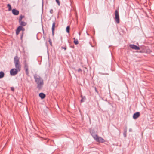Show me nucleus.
<instances>
[{"instance_id": "1", "label": "nucleus", "mask_w": 154, "mask_h": 154, "mask_svg": "<svg viewBox=\"0 0 154 154\" xmlns=\"http://www.w3.org/2000/svg\"><path fill=\"white\" fill-rule=\"evenodd\" d=\"M34 78L37 84V88L39 90L41 89L44 84L42 79L39 75L37 74H35L34 75Z\"/></svg>"}, {"instance_id": "3", "label": "nucleus", "mask_w": 154, "mask_h": 154, "mask_svg": "<svg viewBox=\"0 0 154 154\" xmlns=\"http://www.w3.org/2000/svg\"><path fill=\"white\" fill-rule=\"evenodd\" d=\"M91 135L94 139L97 142L103 143L105 141V140L103 138L101 137H99L94 133H91Z\"/></svg>"}, {"instance_id": "12", "label": "nucleus", "mask_w": 154, "mask_h": 154, "mask_svg": "<svg viewBox=\"0 0 154 154\" xmlns=\"http://www.w3.org/2000/svg\"><path fill=\"white\" fill-rule=\"evenodd\" d=\"M12 13L14 15H18L19 14V11H18L15 9H13L12 10Z\"/></svg>"}, {"instance_id": "32", "label": "nucleus", "mask_w": 154, "mask_h": 154, "mask_svg": "<svg viewBox=\"0 0 154 154\" xmlns=\"http://www.w3.org/2000/svg\"><path fill=\"white\" fill-rule=\"evenodd\" d=\"M71 47H72V48H74V46H71Z\"/></svg>"}, {"instance_id": "28", "label": "nucleus", "mask_w": 154, "mask_h": 154, "mask_svg": "<svg viewBox=\"0 0 154 154\" xmlns=\"http://www.w3.org/2000/svg\"><path fill=\"white\" fill-rule=\"evenodd\" d=\"M23 33L22 32V33L21 35V37H20L21 39H22V38H23Z\"/></svg>"}, {"instance_id": "25", "label": "nucleus", "mask_w": 154, "mask_h": 154, "mask_svg": "<svg viewBox=\"0 0 154 154\" xmlns=\"http://www.w3.org/2000/svg\"><path fill=\"white\" fill-rule=\"evenodd\" d=\"M11 90L13 91H14V88L13 87H11Z\"/></svg>"}, {"instance_id": "8", "label": "nucleus", "mask_w": 154, "mask_h": 154, "mask_svg": "<svg viewBox=\"0 0 154 154\" xmlns=\"http://www.w3.org/2000/svg\"><path fill=\"white\" fill-rule=\"evenodd\" d=\"M129 47L131 48L136 50H138L140 49L139 47L134 44H130L129 45Z\"/></svg>"}, {"instance_id": "21", "label": "nucleus", "mask_w": 154, "mask_h": 154, "mask_svg": "<svg viewBox=\"0 0 154 154\" xmlns=\"http://www.w3.org/2000/svg\"><path fill=\"white\" fill-rule=\"evenodd\" d=\"M56 1L59 6L60 5V2L59 0H56Z\"/></svg>"}, {"instance_id": "15", "label": "nucleus", "mask_w": 154, "mask_h": 154, "mask_svg": "<svg viewBox=\"0 0 154 154\" xmlns=\"http://www.w3.org/2000/svg\"><path fill=\"white\" fill-rule=\"evenodd\" d=\"M127 127L125 128V129L124 130V132L123 133V134L124 136V137H125L127 135Z\"/></svg>"}, {"instance_id": "9", "label": "nucleus", "mask_w": 154, "mask_h": 154, "mask_svg": "<svg viewBox=\"0 0 154 154\" xmlns=\"http://www.w3.org/2000/svg\"><path fill=\"white\" fill-rule=\"evenodd\" d=\"M56 27V23L55 22H53L52 27V35L53 36H54V30Z\"/></svg>"}, {"instance_id": "6", "label": "nucleus", "mask_w": 154, "mask_h": 154, "mask_svg": "<svg viewBox=\"0 0 154 154\" xmlns=\"http://www.w3.org/2000/svg\"><path fill=\"white\" fill-rule=\"evenodd\" d=\"M24 69L27 75L29 74V72L28 70V64L26 62V60H25L24 62Z\"/></svg>"}, {"instance_id": "11", "label": "nucleus", "mask_w": 154, "mask_h": 154, "mask_svg": "<svg viewBox=\"0 0 154 154\" xmlns=\"http://www.w3.org/2000/svg\"><path fill=\"white\" fill-rule=\"evenodd\" d=\"M140 115V114L139 112H137L134 113L133 115V118L134 119H136L138 118Z\"/></svg>"}, {"instance_id": "20", "label": "nucleus", "mask_w": 154, "mask_h": 154, "mask_svg": "<svg viewBox=\"0 0 154 154\" xmlns=\"http://www.w3.org/2000/svg\"><path fill=\"white\" fill-rule=\"evenodd\" d=\"M7 7L8 8V11H10L11 10V7L10 4H8L7 5Z\"/></svg>"}, {"instance_id": "18", "label": "nucleus", "mask_w": 154, "mask_h": 154, "mask_svg": "<svg viewBox=\"0 0 154 154\" xmlns=\"http://www.w3.org/2000/svg\"><path fill=\"white\" fill-rule=\"evenodd\" d=\"M66 31L68 33H69L70 30V26H68L66 28Z\"/></svg>"}, {"instance_id": "31", "label": "nucleus", "mask_w": 154, "mask_h": 154, "mask_svg": "<svg viewBox=\"0 0 154 154\" xmlns=\"http://www.w3.org/2000/svg\"><path fill=\"white\" fill-rule=\"evenodd\" d=\"M81 97H82V98L83 97V96L82 95H81Z\"/></svg>"}, {"instance_id": "17", "label": "nucleus", "mask_w": 154, "mask_h": 154, "mask_svg": "<svg viewBox=\"0 0 154 154\" xmlns=\"http://www.w3.org/2000/svg\"><path fill=\"white\" fill-rule=\"evenodd\" d=\"M73 39L74 40L73 42L75 45H77L79 44V42L77 39H75V38H73Z\"/></svg>"}, {"instance_id": "4", "label": "nucleus", "mask_w": 154, "mask_h": 154, "mask_svg": "<svg viewBox=\"0 0 154 154\" xmlns=\"http://www.w3.org/2000/svg\"><path fill=\"white\" fill-rule=\"evenodd\" d=\"M115 17L114 18L115 21L117 24H119L120 23V19L119 14V11L118 10H116L115 12Z\"/></svg>"}, {"instance_id": "14", "label": "nucleus", "mask_w": 154, "mask_h": 154, "mask_svg": "<svg viewBox=\"0 0 154 154\" xmlns=\"http://www.w3.org/2000/svg\"><path fill=\"white\" fill-rule=\"evenodd\" d=\"M39 96L42 99L44 98L45 97V95L43 93H40L39 94Z\"/></svg>"}, {"instance_id": "5", "label": "nucleus", "mask_w": 154, "mask_h": 154, "mask_svg": "<svg viewBox=\"0 0 154 154\" xmlns=\"http://www.w3.org/2000/svg\"><path fill=\"white\" fill-rule=\"evenodd\" d=\"M25 17L24 16L21 15L20 16L19 19V22L20 23V26H24L27 25V23L22 20L23 18Z\"/></svg>"}, {"instance_id": "23", "label": "nucleus", "mask_w": 154, "mask_h": 154, "mask_svg": "<svg viewBox=\"0 0 154 154\" xmlns=\"http://www.w3.org/2000/svg\"><path fill=\"white\" fill-rule=\"evenodd\" d=\"M49 43L51 46L52 45V43L51 40L50 39L49 40Z\"/></svg>"}, {"instance_id": "34", "label": "nucleus", "mask_w": 154, "mask_h": 154, "mask_svg": "<svg viewBox=\"0 0 154 154\" xmlns=\"http://www.w3.org/2000/svg\"><path fill=\"white\" fill-rule=\"evenodd\" d=\"M85 69H87V68L86 67H85Z\"/></svg>"}, {"instance_id": "2", "label": "nucleus", "mask_w": 154, "mask_h": 154, "mask_svg": "<svg viewBox=\"0 0 154 154\" xmlns=\"http://www.w3.org/2000/svg\"><path fill=\"white\" fill-rule=\"evenodd\" d=\"M14 61L15 68L20 71L21 66L20 62V58L16 56L14 57Z\"/></svg>"}, {"instance_id": "13", "label": "nucleus", "mask_w": 154, "mask_h": 154, "mask_svg": "<svg viewBox=\"0 0 154 154\" xmlns=\"http://www.w3.org/2000/svg\"><path fill=\"white\" fill-rule=\"evenodd\" d=\"M146 48V50H144L143 51H140V53H142V52H145V53H150L151 51L148 48H147L146 47L145 48Z\"/></svg>"}, {"instance_id": "7", "label": "nucleus", "mask_w": 154, "mask_h": 154, "mask_svg": "<svg viewBox=\"0 0 154 154\" xmlns=\"http://www.w3.org/2000/svg\"><path fill=\"white\" fill-rule=\"evenodd\" d=\"M20 71L18 69L16 68H13L10 71V73L11 75L14 76L17 74L18 72Z\"/></svg>"}, {"instance_id": "26", "label": "nucleus", "mask_w": 154, "mask_h": 154, "mask_svg": "<svg viewBox=\"0 0 154 154\" xmlns=\"http://www.w3.org/2000/svg\"><path fill=\"white\" fill-rule=\"evenodd\" d=\"M50 13L52 14L53 13V9H51L50 10Z\"/></svg>"}, {"instance_id": "16", "label": "nucleus", "mask_w": 154, "mask_h": 154, "mask_svg": "<svg viewBox=\"0 0 154 154\" xmlns=\"http://www.w3.org/2000/svg\"><path fill=\"white\" fill-rule=\"evenodd\" d=\"M4 73L2 71L0 72V79L4 77Z\"/></svg>"}, {"instance_id": "30", "label": "nucleus", "mask_w": 154, "mask_h": 154, "mask_svg": "<svg viewBox=\"0 0 154 154\" xmlns=\"http://www.w3.org/2000/svg\"><path fill=\"white\" fill-rule=\"evenodd\" d=\"M60 39H61V40L62 41V37H60Z\"/></svg>"}, {"instance_id": "24", "label": "nucleus", "mask_w": 154, "mask_h": 154, "mask_svg": "<svg viewBox=\"0 0 154 154\" xmlns=\"http://www.w3.org/2000/svg\"><path fill=\"white\" fill-rule=\"evenodd\" d=\"M61 48H62V49H64L65 50H66L67 48L66 47V45L65 47H62Z\"/></svg>"}, {"instance_id": "19", "label": "nucleus", "mask_w": 154, "mask_h": 154, "mask_svg": "<svg viewBox=\"0 0 154 154\" xmlns=\"http://www.w3.org/2000/svg\"><path fill=\"white\" fill-rule=\"evenodd\" d=\"M86 99V97L85 96H83L81 100V103L84 102L85 101V100Z\"/></svg>"}, {"instance_id": "22", "label": "nucleus", "mask_w": 154, "mask_h": 154, "mask_svg": "<svg viewBox=\"0 0 154 154\" xmlns=\"http://www.w3.org/2000/svg\"><path fill=\"white\" fill-rule=\"evenodd\" d=\"M78 71L79 72H81L82 71V69L80 68H79L78 69Z\"/></svg>"}, {"instance_id": "10", "label": "nucleus", "mask_w": 154, "mask_h": 154, "mask_svg": "<svg viewBox=\"0 0 154 154\" xmlns=\"http://www.w3.org/2000/svg\"><path fill=\"white\" fill-rule=\"evenodd\" d=\"M22 29V26H20L16 30V34L17 35H18L20 32L21 31Z\"/></svg>"}, {"instance_id": "27", "label": "nucleus", "mask_w": 154, "mask_h": 154, "mask_svg": "<svg viewBox=\"0 0 154 154\" xmlns=\"http://www.w3.org/2000/svg\"><path fill=\"white\" fill-rule=\"evenodd\" d=\"M94 89H95V91L97 93H98V91L97 89V88H96V87H94Z\"/></svg>"}, {"instance_id": "29", "label": "nucleus", "mask_w": 154, "mask_h": 154, "mask_svg": "<svg viewBox=\"0 0 154 154\" xmlns=\"http://www.w3.org/2000/svg\"><path fill=\"white\" fill-rule=\"evenodd\" d=\"M21 30H22L23 31H24L25 30V29L24 28H23V27H22V29Z\"/></svg>"}, {"instance_id": "33", "label": "nucleus", "mask_w": 154, "mask_h": 154, "mask_svg": "<svg viewBox=\"0 0 154 154\" xmlns=\"http://www.w3.org/2000/svg\"><path fill=\"white\" fill-rule=\"evenodd\" d=\"M84 74H85V72L84 71Z\"/></svg>"}]
</instances>
